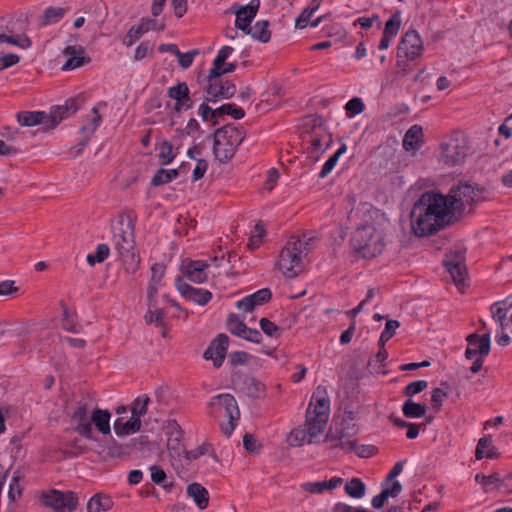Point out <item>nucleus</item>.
Masks as SVG:
<instances>
[{"label": "nucleus", "mask_w": 512, "mask_h": 512, "mask_svg": "<svg viewBox=\"0 0 512 512\" xmlns=\"http://www.w3.org/2000/svg\"><path fill=\"white\" fill-rule=\"evenodd\" d=\"M410 219L417 237L433 235L452 223L446 198L434 191H426L420 196L412 207Z\"/></svg>", "instance_id": "1"}, {"label": "nucleus", "mask_w": 512, "mask_h": 512, "mask_svg": "<svg viewBox=\"0 0 512 512\" xmlns=\"http://www.w3.org/2000/svg\"><path fill=\"white\" fill-rule=\"evenodd\" d=\"M233 48L230 46H223L217 56L212 62V67L207 75L203 77V91L208 96H234L237 93L236 85L233 82L226 81L220 82L219 72L221 66H224L225 61L232 54ZM254 91L251 87L245 86L238 91V96H250Z\"/></svg>", "instance_id": "2"}, {"label": "nucleus", "mask_w": 512, "mask_h": 512, "mask_svg": "<svg viewBox=\"0 0 512 512\" xmlns=\"http://www.w3.org/2000/svg\"><path fill=\"white\" fill-rule=\"evenodd\" d=\"M484 189L470 183H460L452 186L449 193L444 195L448 210L453 218L461 216L467 206H473L484 200Z\"/></svg>", "instance_id": "3"}, {"label": "nucleus", "mask_w": 512, "mask_h": 512, "mask_svg": "<svg viewBox=\"0 0 512 512\" xmlns=\"http://www.w3.org/2000/svg\"><path fill=\"white\" fill-rule=\"evenodd\" d=\"M350 245L363 258H374L383 248V236L372 224L359 225L353 233Z\"/></svg>", "instance_id": "4"}, {"label": "nucleus", "mask_w": 512, "mask_h": 512, "mask_svg": "<svg viewBox=\"0 0 512 512\" xmlns=\"http://www.w3.org/2000/svg\"><path fill=\"white\" fill-rule=\"evenodd\" d=\"M330 413V399L327 390L318 386L312 394L306 411V418L312 421V435H320L327 424Z\"/></svg>", "instance_id": "5"}, {"label": "nucleus", "mask_w": 512, "mask_h": 512, "mask_svg": "<svg viewBox=\"0 0 512 512\" xmlns=\"http://www.w3.org/2000/svg\"><path fill=\"white\" fill-rule=\"evenodd\" d=\"M302 242L299 238L292 236L281 250L277 262L279 270L285 277L293 278L302 270Z\"/></svg>", "instance_id": "6"}, {"label": "nucleus", "mask_w": 512, "mask_h": 512, "mask_svg": "<svg viewBox=\"0 0 512 512\" xmlns=\"http://www.w3.org/2000/svg\"><path fill=\"white\" fill-rule=\"evenodd\" d=\"M41 501L54 512H74L78 505V498L74 492L56 489L42 492Z\"/></svg>", "instance_id": "7"}, {"label": "nucleus", "mask_w": 512, "mask_h": 512, "mask_svg": "<svg viewBox=\"0 0 512 512\" xmlns=\"http://www.w3.org/2000/svg\"><path fill=\"white\" fill-rule=\"evenodd\" d=\"M102 123V117L99 114L98 107L92 108L90 113L82 121L79 128L80 140L79 142L70 148L69 152L73 154V157H77L89 144L92 136Z\"/></svg>", "instance_id": "8"}, {"label": "nucleus", "mask_w": 512, "mask_h": 512, "mask_svg": "<svg viewBox=\"0 0 512 512\" xmlns=\"http://www.w3.org/2000/svg\"><path fill=\"white\" fill-rule=\"evenodd\" d=\"M80 109L76 98H67L63 105H53L47 113V125L43 127V132L47 133L56 129L59 124L72 117Z\"/></svg>", "instance_id": "9"}, {"label": "nucleus", "mask_w": 512, "mask_h": 512, "mask_svg": "<svg viewBox=\"0 0 512 512\" xmlns=\"http://www.w3.org/2000/svg\"><path fill=\"white\" fill-rule=\"evenodd\" d=\"M17 31V22L13 17H0V45L8 43L23 49L30 47V38L25 34H17Z\"/></svg>", "instance_id": "10"}, {"label": "nucleus", "mask_w": 512, "mask_h": 512, "mask_svg": "<svg viewBox=\"0 0 512 512\" xmlns=\"http://www.w3.org/2000/svg\"><path fill=\"white\" fill-rule=\"evenodd\" d=\"M441 160L447 166H455L462 162L468 153V148L464 139L450 137L447 141L441 143Z\"/></svg>", "instance_id": "11"}, {"label": "nucleus", "mask_w": 512, "mask_h": 512, "mask_svg": "<svg viewBox=\"0 0 512 512\" xmlns=\"http://www.w3.org/2000/svg\"><path fill=\"white\" fill-rule=\"evenodd\" d=\"M231 379L233 385L250 398L259 399L266 394L265 385L252 376L236 371L232 373Z\"/></svg>", "instance_id": "12"}, {"label": "nucleus", "mask_w": 512, "mask_h": 512, "mask_svg": "<svg viewBox=\"0 0 512 512\" xmlns=\"http://www.w3.org/2000/svg\"><path fill=\"white\" fill-rule=\"evenodd\" d=\"M424 50L423 41L416 30L407 31L401 38L398 48L397 56H402L409 60H415L422 55Z\"/></svg>", "instance_id": "13"}, {"label": "nucleus", "mask_w": 512, "mask_h": 512, "mask_svg": "<svg viewBox=\"0 0 512 512\" xmlns=\"http://www.w3.org/2000/svg\"><path fill=\"white\" fill-rule=\"evenodd\" d=\"M229 346V337L224 334H218L204 351L205 360H212L215 368H220L225 360Z\"/></svg>", "instance_id": "14"}, {"label": "nucleus", "mask_w": 512, "mask_h": 512, "mask_svg": "<svg viewBox=\"0 0 512 512\" xmlns=\"http://www.w3.org/2000/svg\"><path fill=\"white\" fill-rule=\"evenodd\" d=\"M466 341L468 346L465 350V358L472 360L478 354V357H485L490 353L491 350V338L489 333L478 335L472 333L467 335Z\"/></svg>", "instance_id": "15"}, {"label": "nucleus", "mask_w": 512, "mask_h": 512, "mask_svg": "<svg viewBox=\"0 0 512 512\" xmlns=\"http://www.w3.org/2000/svg\"><path fill=\"white\" fill-rule=\"evenodd\" d=\"M71 419L77 422L73 429L76 433L87 440L97 441V438L94 436L93 426H91L90 419L88 418V406L86 403L78 402L75 411L71 415Z\"/></svg>", "instance_id": "16"}, {"label": "nucleus", "mask_w": 512, "mask_h": 512, "mask_svg": "<svg viewBox=\"0 0 512 512\" xmlns=\"http://www.w3.org/2000/svg\"><path fill=\"white\" fill-rule=\"evenodd\" d=\"M175 286L181 296L199 305H206L212 299V293L203 288H196L183 281L181 276L175 279Z\"/></svg>", "instance_id": "17"}, {"label": "nucleus", "mask_w": 512, "mask_h": 512, "mask_svg": "<svg viewBox=\"0 0 512 512\" xmlns=\"http://www.w3.org/2000/svg\"><path fill=\"white\" fill-rule=\"evenodd\" d=\"M260 8V0H251L236 11L235 27L245 34L251 33V23Z\"/></svg>", "instance_id": "18"}, {"label": "nucleus", "mask_w": 512, "mask_h": 512, "mask_svg": "<svg viewBox=\"0 0 512 512\" xmlns=\"http://www.w3.org/2000/svg\"><path fill=\"white\" fill-rule=\"evenodd\" d=\"M114 231L115 248L118 252L133 250L135 248L134 223L129 220L126 225L121 220Z\"/></svg>", "instance_id": "19"}, {"label": "nucleus", "mask_w": 512, "mask_h": 512, "mask_svg": "<svg viewBox=\"0 0 512 512\" xmlns=\"http://www.w3.org/2000/svg\"><path fill=\"white\" fill-rule=\"evenodd\" d=\"M272 298V292L269 288H262L250 295L237 301L236 307L245 313L252 312L257 306L269 302Z\"/></svg>", "instance_id": "20"}, {"label": "nucleus", "mask_w": 512, "mask_h": 512, "mask_svg": "<svg viewBox=\"0 0 512 512\" xmlns=\"http://www.w3.org/2000/svg\"><path fill=\"white\" fill-rule=\"evenodd\" d=\"M217 130L218 138L222 137V139L230 144L236 151L246 137L244 128L234 123L226 124Z\"/></svg>", "instance_id": "21"}, {"label": "nucleus", "mask_w": 512, "mask_h": 512, "mask_svg": "<svg viewBox=\"0 0 512 512\" xmlns=\"http://www.w3.org/2000/svg\"><path fill=\"white\" fill-rule=\"evenodd\" d=\"M307 134L309 136V139L307 140V142L309 143V146L307 147V152L311 157L318 159V151L324 153L332 143L331 134H329L328 132L327 134L323 132H314Z\"/></svg>", "instance_id": "22"}, {"label": "nucleus", "mask_w": 512, "mask_h": 512, "mask_svg": "<svg viewBox=\"0 0 512 512\" xmlns=\"http://www.w3.org/2000/svg\"><path fill=\"white\" fill-rule=\"evenodd\" d=\"M208 266V263L203 260H190L187 264L182 265L181 271L190 281L203 283L207 280L205 269Z\"/></svg>", "instance_id": "23"}, {"label": "nucleus", "mask_w": 512, "mask_h": 512, "mask_svg": "<svg viewBox=\"0 0 512 512\" xmlns=\"http://www.w3.org/2000/svg\"><path fill=\"white\" fill-rule=\"evenodd\" d=\"M84 48L82 46L69 45L64 48L63 54L68 57V60L63 65V70H72L78 68L90 61L89 57L83 56Z\"/></svg>", "instance_id": "24"}, {"label": "nucleus", "mask_w": 512, "mask_h": 512, "mask_svg": "<svg viewBox=\"0 0 512 512\" xmlns=\"http://www.w3.org/2000/svg\"><path fill=\"white\" fill-rule=\"evenodd\" d=\"M213 154L215 159L222 164L228 163L236 154V150L222 139L218 138V130L213 134Z\"/></svg>", "instance_id": "25"}, {"label": "nucleus", "mask_w": 512, "mask_h": 512, "mask_svg": "<svg viewBox=\"0 0 512 512\" xmlns=\"http://www.w3.org/2000/svg\"><path fill=\"white\" fill-rule=\"evenodd\" d=\"M317 436L312 435V421L306 418L304 427H298L291 431L288 442L291 446H302L306 441L308 444H312Z\"/></svg>", "instance_id": "26"}, {"label": "nucleus", "mask_w": 512, "mask_h": 512, "mask_svg": "<svg viewBox=\"0 0 512 512\" xmlns=\"http://www.w3.org/2000/svg\"><path fill=\"white\" fill-rule=\"evenodd\" d=\"M17 121L21 126L32 127L36 125H47V112L45 111H20L16 115Z\"/></svg>", "instance_id": "27"}, {"label": "nucleus", "mask_w": 512, "mask_h": 512, "mask_svg": "<svg viewBox=\"0 0 512 512\" xmlns=\"http://www.w3.org/2000/svg\"><path fill=\"white\" fill-rule=\"evenodd\" d=\"M141 426V420H138L131 415V418L127 421H124L123 417H118L114 421L113 428L115 434L119 437H122L137 433L138 431H140Z\"/></svg>", "instance_id": "28"}, {"label": "nucleus", "mask_w": 512, "mask_h": 512, "mask_svg": "<svg viewBox=\"0 0 512 512\" xmlns=\"http://www.w3.org/2000/svg\"><path fill=\"white\" fill-rule=\"evenodd\" d=\"M110 418L111 413L108 410L96 408L90 417L91 426L94 425L98 432L103 435H110Z\"/></svg>", "instance_id": "29"}, {"label": "nucleus", "mask_w": 512, "mask_h": 512, "mask_svg": "<svg viewBox=\"0 0 512 512\" xmlns=\"http://www.w3.org/2000/svg\"><path fill=\"white\" fill-rule=\"evenodd\" d=\"M218 400V404L224 408L225 416L231 420H238L240 417V411L236 402V399L231 394H219L213 398Z\"/></svg>", "instance_id": "30"}, {"label": "nucleus", "mask_w": 512, "mask_h": 512, "mask_svg": "<svg viewBox=\"0 0 512 512\" xmlns=\"http://www.w3.org/2000/svg\"><path fill=\"white\" fill-rule=\"evenodd\" d=\"M187 494L192 497L197 507L201 510L207 508L209 503L208 491L199 483H191L187 486Z\"/></svg>", "instance_id": "31"}, {"label": "nucleus", "mask_w": 512, "mask_h": 512, "mask_svg": "<svg viewBox=\"0 0 512 512\" xmlns=\"http://www.w3.org/2000/svg\"><path fill=\"white\" fill-rule=\"evenodd\" d=\"M423 134V129L420 125L411 126L403 137V148L406 151L416 150L419 148L420 137Z\"/></svg>", "instance_id": "32"}, {"label": "nucleus", "mask_w": 512, "mask_h": 512, "mask_svg": "<svg viewBox=\"0 0 512 512\" xmlns=\"http://www.w3.org/2000/svg\"><path fill=\"white\" fill-rule=\"evenodd\" d=\"M443 265L450 274L454 284L457 287L464 286L465 278L467 276L466 265L454 262H443Z\"/></svg>", "instance_id": "33"}, {"label": "nucleus", "mask_w": 512, "mask_h": 512, "mask_svg": "<svg viewBox=\"0 0 512 512\" xmlns=\"http://www.w3.org/2000/svg\"><path fill=\"white\" fill-rule=\"evenodd\" d=\"M130 456L131 455H141L143 456L145 453L150 452L152 450V444L146 435H140L138 437L132 438L128 443Z\"/></svg>", "instance_id": "34"}, {"label": "nucleus", "mask_w": 512, "mask_h": 512, "mask_svg": "<svg viewBox=\"0 0 512 512\" xmlns=\"http://www.w3.org/2000/svg\"><path fill=\"white\" fill-rule=\"evenodd\" d=\"M113 506V501L111 497L103 494H95L93 497L90 498L87 504V511L88 512H100V511H107L111 509Z\"/></svg>", "instance_id": "35"}, {"label": "nucleus", "mask_w": 512, "mask_h": 512, "mask_svg": "<svg viewBox=\"0 0 512 512\" xmlns=\"http://www.w3.org/2000/svg\"><path fill=\"white\" fill-rule=\"evenodd\" d=\"M269 21L268 20H259L254 26H251V37L255 40H258L262 43H267L271 39V31L269 30Z\"/></svg>", "instance_id": "36"}, {"label": "nucleus", "mask_w": 512, "mask_h": 512, "mask_svg": "<svg viewBox=\"0 0 512 512\" xmlns=\"http://www.w3.org/2000/svg\"><path fill=\"white\" fill-rule=\"evenodd\" d=\"M120 259L123 262L124 269L127 273H135L140 264V256L137 254L135 248L133 250H127V252H118Z\"/></svg>", "instance_id": "37"}, {"label": "nucleus", "mask_w": 512, "mask_h": 512, "mask_svg": "<svg viewBox=\"0 0 512 512\" xmlns=\"http://www.w3.org/2000/svg\"><path fill=\"white\" fill-rule=\"evenodd\" d=\"M427 412V406L414 402L411 399L406 400L402 405V413L406 418H421Z\"/></svg>", "instance_id": "38"}, {"label": "nucleus", "mask_w": 512, "mask_h": 512, "mask_svg": "<svg viewBox=\"0 0 512 512\" xmlns=\"http://www.w3.org/2000/svg\"><path fill=\"white\" fill-rule=\"evenodd\" d=\"M68 11V8L63 7H47L44 10L40 25L41 26H48L53 23L59 22Z\"/></svg>", "instance_id": "39"}, {"label": "nucleus", "mask_w": 512, "mask_h": 512, "mask_svg": "<svg viewBox=\"0 0 512 512\" xmlns=\"http://www.w3.org/2000/svg\"><path fill=\"white\" fill-rule=\"evenodd\" d=\"M174 102L166 101L165 112L167 115L173 116L174 114L180 113L181 111L192 108V98H172Z\"/></svg>", "instance_id": "40"}, {"label": "nucleus", "mask_w": 512, "mask_h": 512, "mask_svg": "<svg viewBox=\"0 0 512 512\" xmlns=\"http://www.w3.org/2000/svg\"><path fill=\"white\" fill-rule=\"evenodd\" d=\"M304 129L306 133L323 132L327 134L324 126V118L318 114H310L304 118Z\"/></svg>", "instance_id": "41"}, {"label": "nucleus", "mask_w": 512, "mask_h": 512, "mask_svg": "<svg viewBox=\"0 0 512 512\" xmlns=\"http://www.w3.org/2000/svg\"><path fill=\"white\" fill-rule=\"evenodd\" d=\"M180 174V169H159L151 179V186L157 187L160 185L167 184L173 179H176Z\"/></svg>", "instance_id": "42"}, {"label": "nucleus", "mask_w": 512, "mask_h": 512, "mask_svg": "<svg viewBox=\"0 0 512 512\" xmlns=\"http://www.w3.org/2000/svg\"><path fill=\"white\" fill-rule=\"evenodd\" d=\"M182 430L178 425L177 421L173 420L169 422L168 425V440L167 447L168 449L178 450L180 448V443L182 439Z\"/></svg>", "instance_id": "43"}, {"label": "nucleus", "mask_w": 512, "mask_h": 512, "mask_svg": "<svg viewBox=\"0 0 512 512\" xmlns=\"http://www.w3.org/2000/svg\"><path fill=\"white\" fill-rule=\"evenodd\" d=\"M345 492L352 498H362L366 493V485L360 478H352L345 484Z\"/></svg>", "instance_id": "44"}, {"label": "nucleus", "mask_w": 512, "mask_h": 512, "mask_svg": "<svg viewBox=\"0 0 512 512\" xmlns=\"http://www.w3.org/2000/svg\"><path fill=\"white\" fill-rule=\"evenodd\" d=\"M216 115H218V120L225 115H229L232 118L238 120L245 116V111L243 108L238 107L234 103H227L216 108Z\"/></svg>", "instance_id": "45"}, {"label": "nucleus", "mask_w": 512, "mask_h": 512, "mask_svg": "<svg viewBox=\"0 0 512 512\" xmlns=\"http://www.w3.org/2000/svg\"><path fill=\"white\" fill-rule=\"evenodd\" d=\"M150 403V398L146 395H140L138 396L131 405V413L132 416L138 420H141V418L147 413L148 411V404Z\"/></svg>", "instance_id": "46"}, {"label": "nucleus", "mask_w": 512, "mask_h": 512, "mask_svg": "<svg viewBox=\"0 0 512 512\" xmlns=\"http://www.w3.org/2000/svg\"><path fill=\"white\" fill-rule=\"evenodd\" d=\"M108 454L112 458H121L124 456H130L129 447L126 444L118 443L114 438H111L105 443Z\"/></svg>", "instance_id": "47"}, {"label": "nucleus", "mask_w": 512, "mask_h": 512, "mask_svg": "<svg viewBox=\"0 0 512 512\" xmlns=\"http://www.w3.org/2000/svg\"><path fill=\"white\" fill-rule=\"evenodd\" d=\"M475 480L477 483L482 484L485 492L490 491V485H494L497 490H501V478L499 473L495 472L488 476L482 473H478L475 476Z\"/></svg>", "instance_id": "48"}, {"label": "nucleus", "mask_w": 512, "mask_h": 512, "mask_svg": "<svg viewBox=\"0 0 512 512\" xmlns=\"http://www.w3.org/2000/svg\"><path fill=\"white\" fill-rule=\"evenodd\" d=\"M226 326L228 331L238 337H242L243 333H245L246 324L243 320L240 319L239 315L231 313L228 315Z\"/></svg>", "instance_id": "49"}, {"label": "nucleus", "mask_w": 512, "mask_h": 512, "mask_svg": "<svg viewBox=\"0 0 512 512\" xmlns=\"http://www.w3.org/2000/svg\"><path fill=\"white\" fill-rule=\"evenodd\" d=\"M346 150V144H342L340 148L326 160L321 171L319 172V178H325L328 176V174L334 169L335 165L337 164L339 157L342 154H344Z\"/></svg>", "instance_id": "50"}, {"label": "nucleus", "mask_w": 512, "mask_h": 512, "mask_svg": "<svg viewBox=\"0 0 512 512\" xmlns=\"http://www.w3.org/2000/svg\"><path fill=\"white\" fill-rule=\"evenodd\" d=\"M401 27V13L400 11L394 12L385 23L383 33L394 38Z\"/></svg>", "instance_id": "51"}, {"label": "nucleus", "mask_w": 512, "mask_h": 512, "mask_svg": "<svg viewBox=\"0 0 512 512\" xmlns=\"http://www.w3.org/2000/svg\"><path fill=\"white\" fill-rule=\"evenodd\" d=\"M150 471H151V480L155 484L162 485L163 488L167 491H169L173 487L172 482L165 483V481L167 479V475L163 469H161L158 466L153 465L150 467Z\"/></svg>", "instance_id": "52"}, {"label": "nucleus", "mask_w": 512, "mask_h": 512, "mask_svg": "<svg viewBox=\"0 0 512 512\" xmlns=\"http://www.w3.org/2000/svg\"><path fill=\"white\" fill-rule=\"evenodd\" d=\"M145 30L142 26H140V24L138 25H133L129 30L128 32L126 33V35L123 37L122 39V43L127 46V47H130L132 46L137 40H139L144 34H145Z\"/></svg>", "instance_id": "53"}, {"label": "nucleus", "mask_w": 512, "mask_h": 512, "mask_svg": "<svg viewBox=\"0 0 512 512\" xmlns=\"http://www.w3.org/2000/svg\"><path fill=\"white\" fill-rule=\"evenodd\" d=\"M261 330L269 337L279 338L283 332V328L277 326L268 318H261L259 321Z\"/></svg>", "instance_id": "54"}, {"label": "nucleus", "mask_w": 512, "mask_h": 512, "mask_svg": "<svg viewBox=\"0 0 512 512\" xmlns=\"http://www.w3.org/2000/svg\"><path fill=\"white\" fill-rule=\"evenodd\" d=\"M159 163L161 165H167L173 161L175 155L173 154V146L168 140H164L160 146L159 152Z\"/></svg>", "instance_id": "55"}, {"label": "nucleus", "mask_w": 512, "mask_h": 512, "mask_svg": "<svg viewBox=\"0 0 512 512\" xmlns=\"http://www.w3.org/2000/svg\"><path fill=\"white\" fill-rule=\"evenodd\" d=\"M400 327V322L397 320H387L385 328L380 335L379 343L385 345L396 333V330Z\"/></svg>", "instance_id": "56"}, {"label": "nucleus", "mask_w": 512, "mask_h": 512, "mask_svg": "<svg viewBox=\"0 0 512 512\" xmlns=\"http://www.w3.org/2000/svg\"><path fill=\"white\" fill-rule=\"evenodd\" d=\"M428 386V382L426 380H417L409 383L402 391V394L407 397H412L416 394L424 391Z\"/></svg>", "instance_id": "57"}, {"label": "nucleus", "mask_w": 512, "mask_h": 512, "mask_svg": "<svg viewBox=\"0 0 512 512\" xmlns=\"http://www.w3.org/2000/svg\"><path fill=\"white\" fill-rule=\"evenodd\" d=\"M164 312L161 309H158L156 306L155 308H149L145 315V321L148 324L155 323L157 326H164Z\"/></svg>", "instance_id": "58"}, {"label": "nucleus", "mask_w": 512, "mask_h": 512, "mask_svg": "<svg viewBox=\"0 0 512 512\" xmlns=\"http://www.w3.org/2000/svg\"><path fill=\"white\" fill-rule=\"evenodd\" d=\"M364 103L361 98H351L345 105L346 115L352 118L364 110Z\"/></svg>", "instance_id": "59"}, {"label": "nucleus", "mask_w": 512, "mask_h": 512, "mask_svg": "<svg viewBox=\"0 0 512 512\" xmlns=\"http://www.w3.org/2000/svg\"><path fill=\"white\" fill-rule=\"evenodd\" d=\"M198 113L203 121H210L213 126H216L219 123L218 115H216V108L213 109L209 105L203 103L200 105Z\"/></svg>", "instance_id": "60"}, {"label": "nucleus", "mask_w": 512, "mask_h": 512, "mask_svg": "<svg viewBox=\"0 0 512 512\" xmlns=\"http://www.w3.org/2000/svg\"><path fill=\"white\" fill-rule=\"evenodd\" d=\"M139 24H140V26H142L144 28L146 33L150 30L157 31V32L164 31L165 27H166V25L163 21H159L157 19H151V18H147V17H143L140 20Z\"/></svg>", "instance_id": "61"}, {"label": "nucleus", "mask_w": 512, "mask_h": 512, "mask_svg": "<svg viewBox=\"0 0 512 512\" xmlns=\"http://www.w3.org/2000/svg\"><path fill=\"white\" fill-rule=\"evenodd\" d=\"M340 434L343 435V438L339 439L331 448H341L345 452H351L355 448V441L350 439V436L344 429H340Z\"/></svg>", "instance_id": "62"}, {"label": "nucleus", "mask_w": 512, "mask_h": 512, "mask_svg": "<svg viewBox=\"0 0 512 512\" xmlns=\"http://www.w3.org/2000/svg\"><path fill=\"white\" fill-rule=\"evenodd\" d=\"M243 446L249 453H258L261 447L258 444L256 437L250 433H246L243 436Z\"/></svg>", "instance_id": "63"}, {"label": "nucleus", "mask_w": 512, "mask_h": 512, "mask_svg": "<svg viewBox=\"0 0 512 512\" xmlns=\"http://www.w3.org/2000/svg\"><path fill=\"white\" fill-rule=\"evenodd\" d=\"M492 317L500 323V326H503V321L506 320V315L508 312L507 307H503L502 303H494L491 307Z\"/></svg>", "instance_id": "64"}]
</instances>
